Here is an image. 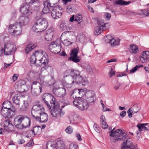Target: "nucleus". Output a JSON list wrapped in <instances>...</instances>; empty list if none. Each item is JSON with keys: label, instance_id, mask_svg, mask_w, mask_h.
Masks as SVG:
<instances>
[{"label": "nucleus", "instance_id": "nucleus-26", "mask_svg": "<svg viewBox=\"0 0 149 149\" xmlns=\"http://www.w3.org/2000/svg\"><path fill=\"white\" fill-rule=\"evenodd\" d=\"M137 126L140 132L143 130H149V124L148 123L140 124L138 125Z\"/></svg>", "mask_w": 149, "mask_h": 149}, {"label": "nucleus", "instance_id": "nucleus-10", "mask_svg": "<svg viewBox=\"0 0 149 149\" xmlns=\"http://www.w3.org/2000/svg\"><path fill=\"white\" fill-rule=\"evenodd\" d=\"M43 86L37 81H33L31 86V93L32 95L37 96L40 94L43 90Z\"/></svg>", "mask_w": 149, "mask_h": 149}, {"label": "nucleus", "instance_id": "nucleus-58", "mask_svg": "<svg viewBox=\"0 0 149 149\" xmlns=\"http://www.w3.org/2000/svg\"><path fill=\"white\" fill-rule=\"evenodd\" d=\"M18 75L16 74H15L13 77V80L14 81H16L17 79Z\"/></svg>", "mask_w": 149, "mask_h": 149}, {"label": "nucleus", "instance_id": "nucleus-46", "mask_svg": "<svg viewBox=\"0 0 149 149\" xmlns=\"http://www.w3.org/2000/svg\"><path fill=\"white\" fill-rule=\"evenodd\" d=\"M62 42L65 46H68L71 44V42L69 41L67 39H64L62 40Z\"/></svg>", "mask_w": 149, "mask_h": 149}, {"label": "nucleus", "instance_id": "nucleus-8", "mask_svg": "<svg viewBox=\"0 0 149 149\" xmlns=\"http://www.w3.org/2000/svg\"><path fill=\"white\" fill-rule=\"evenodd\" d=\"M17 49L16 45L13 42L9 41L4 45V53L6 55H9L14 53Z\"/></svg>", "mask_w": 149, "mask_h": 149}, {"label": "nucleus", "instance_id": "nucleus-29", "mask_svg": "<svg viewBox=\"0 0 149 149\" xmlns=\"http://www.w3.org/2000/svg\"><path fill=\"white\" fill-rule=\"evenodd\" d=\"M37 46V44L36 43L33 44L30 43L27 45L25 49V51L27 54H28Z\"/></svg>", "mask_w": 149, "mask_h": 149}, {"label": "nucleus", "instance_id": "nucleus-36", "mask_svg": "<svg viewBox=\"0 0 149 149\" xmlns=\"http://www.w3.org/2000/svg\"><path fill=\"white\" fill-rule=\"evenodd\" d=\"M96 99V97L93 96V97H90V98H87V100H86L87 102L88 103V104L89 105V103H90L91 105H93L94 103V101Z\"/></svg>", "mask_w": 149, "mask_h": 149}, {"label": "nucleus", "instance_id": "nucleus-57", "mask_svg": "<svg viewBox=\"0 0 149 149\" xmlns=\"http://www.w3.org/2000/svg\"><path fill=\"white\" fill-rule=\"evenodd\" d=\"M105 16L106 18L108 19H109L111 17L110 14L107 13H105Z\"/></svg>", "mask_w": 149, "mask_h": 149}, {"label": "nucleus", "instance_id": "nucleus-59", "mask_svg": "<svg viewBox=\"0 0 149 149\" xmlns=\"http://www.w3.org/2000/svg\"><path fill=\"white\" fill-rule=\"evenodd\" d=\"M76 137L77 138V139L79 141H81L82 140V139L81 138L80 135L78 133H77L76 134Z\"/></svg>", "mask_w": 149, "mask_h": 149}, {"label": "nucleus", "instance_id": "nucleus-35", "mask_svg": "<svg viewBox=\"0 0 149 149\" xmlns=\"http://www.w3.org/2000/svg\"><path fill=\"white\" fill-rule=\"evenodd\" d=\"M50 3L49 2H48V3L47 2H45L44 4V7L43 9L42 12L44 13H48L49 10H51V8H49L48 5H49V3Z\"/></svg>", "mask_w": 149, "mask_h": 149}, {"label": "nucleus", "instance_id": "nucleus-24", "mask_svg": "<svg viewBox=\"0 0 149 149\" xmlns=\"http://www.w3.org/2000/svg\"><path fill=\"white\" fill-rule=\"evenodd\" d=\"M97 23L98 25L95 27V34L96 35H98L100 34L102 31L104 30L102 27V24H101L100 20H98Z\"/></svg>", "mask_w": 149, "mask_h": 149}, {"label": "nucleus", "instance_id": "nucleus-9", "mask_svg": "<svg viewBox=\"0 0 149 149\" xmlns=\"http://www.w3.org/2000/svg\"><path fill=\"white\" fill-rule=\"evenodd\" d=\"M128 136L127 135L125 139L123 140L124 141L121 144V149H138L137 145L134 144L128 138Z\"/></svg>", "mask_w": 149, "mask_h": 149}, {"label": "nucleus", "instance_id": "nucleus-43", "mask_svg": "<svg viewBox=\"0 0 149 149\" xmlns=\"http://www.w3.org/2000/svg\"><path fill=\"white\" fill-rule=\"evenodd\" d=\"M66 24L64 23L61 22L60 25V29L62 31H66L67 30Z\"/></svg>", "mask_w": 149, "mask_h": 149}, {"label": "nucleus", "instance_id": "nucleus-33", "mask_svg": "<svg viewBox=\"0 0 149 149\" xmlns=\"http://www.w3.org/2000/svg\"><path fill=\"white\" fill-rule=\"evenodd\" d=\"M21 96L18 94L15 95L13 98L12 100L13 103L18 105V107L19 105V100Z\"/></svg>", "mask_w": 149, "mask_h": 149}, {"label": "nucleus", "instance_id": "nucleus-41", "mask_svg": "<svg viewBox=\"0 0 149 149\" xmlns=\"http://www.w3.org/2000/svg\"><path fill=\"white\" fill-rule=\"evenodd\" d=\"M86 95L87 98L95 96V92L91 90L87 91L86 93Z\"/></svg>", "mask_w": 149, "mask_h": 149}, {"label": "nucleus", "instance_id": "nucleus-20", "mask_svg": "<svg viewBox=\"0 0 149 149\" xmlns=\"http://www.w3.org/2000/svg\"><path fill=\"white\" fill-rule=\"evenodd\" d=\"M40 117L37 116L34 118L37 120L41 123H45L46 122L48 119V116L47 114L43 111L39 114Z\"/></svg>", "mask_w": 149, "mask_h": 149}, {"label": "nucleus", "instance_id": "nucleus-6", "mask_svg": "<svg viewBox=\"0 0 149 149\" xmlns=\"http://www.w3.org/2000/svg\"><path fill=\"white\" fill-rule=\"evenodd\" d=\"M115 129V128H113L110 132V136L112 137L115 136L112 141L113 142L123 140L127 136L125 131H123L122 129H118L114 131Z\"/></svg>", "mask_w": 149, "mask_h": 149}, {"label": "nucleus", "instance_id": "nucleus-2", "mask_svg": "<svg viewBox=\"0 0 149 149\" xmlns=\"http://www.w3.org/2000/svg\"><path fill=\"white\" fill-rule=\"evenodd\" d=\"M28 18L21 17L19 19V22L10 25L9 27V31L12 36L17 37L19 35L22 31V26L27 24L29 22Z\"/></svg>", "mask_w": 149, "mask_h": 149}, {"label": "nucleus", "instance_id": "nucleus-39", "mask_svg": "<svg viewBox=\"0 0 149 149\" xmlns=\"http://www.w3.org/2000/svg\"><path fill=\"white\" fill-rule=\"evenodd\" d=\"M101 24H102V27L104 31L106 30L109 28L110 25L109 23H104V20H100Z\"/></svg>", "mask_w": 149, "mask_h": 149}, {"label": "nucleus", "instance_id": "nucleus-3", "mask_svg": "<svg viewBox=\"0 0 149 149\" xmlns=\"http://www.w3.org/2000/svg\"><path fill=\"white\" fill-rule=\"evenodd\" d=\"M1 113L5 118H11L15 115L16 109L10 101L7 100L2 104Z\"/></svg>", "mask_w": 149, "mask_h": 149}, {"label": "nucleus", "instance_id": "nucleus-42", "mask_svg": "<svg viewBox=\"0 0 149 149\" xmlns=\"http://www.w3.org/2000/svg\"><path fill=\"white\" fill-rule=\"evenodd\" d=\"M21 84L24 85L26 84L25 81L23 80H20L17 82L15 84V87L17 86L18 88H20L21 86Z\"/></svg>", "mask_w": 149, "mask_h": 149}, {"label": "nucleus", "instance_id": "nucleus-5", "mask_svg": "<svg viewBox=\"0 0 149 149\" xmlns=\"http://www.w3.org/2000/svg\"><path fill=\"white\" fill-rule=\"evenodd\" d=\"M48 26V22L45 18H40L37 19L33 26L32 29L36 33L45 30Z\"/></svg>", "mask_w": 149, "mask_h": 149}, {"label": "nucleus", "instance_id": "nucleus-28", "mask_svg": "<svg viewBox=\"0 0 149 149\" xmlns=\"http://www.w3.org/2000/svg\"><path fill=\"white\" fill-rule=\"evenodd\" d=\"M74 81L71 77L69 76L66 79L65 87L68 88L72 87L74 83Z\"/></svg>", "mask_w": 149, "mask_h": 149}, {"label": "nucleus", "instance_id": "nucleus-16", "mask_svg": "<svg viewBox=\"0 0 149 149\" xmlns=\"http://www.w3.org/2000/svg\"><path fill=\"white\" fill-rule=\"evenodd\" d=\"M107 39H106L107 42L110 44L112 47H115L120 45L119 40H116L111 35H107L106 36Z\"/></svg>", "mask_w": 149, "mask_h": 149}, {"label": "nucleus", "instance_id": "nucleus-23", "mask_svg": "<svg viewBox=\"0 0 149 149\" xmlns=\"http://www.w3.org/2000/svg\"><path fill=\"white\" fill-rule=\"evenodd\" d=\"M149 59V52L145 51L143 52L140 58L141 62L145 63L147 62Z\"/></svg>", "mask_w": 149, "mask_h": 149}, {"label": "nucleus", "instance_id": "nucleus-4", "mask_svg": "<svg viewBox=\"0 0 149 149\" xmlns=\"http://www.w3.org/2000/svg\"><path fill=\"white\" fill-rule=\"evenodd\" d=\"M14 124L17 128L22 129L29 127L30 126L31 121L26 116L19 114L14 118Z\"/></svg>", "mask_w": 149, "mask_h": 149}, {"label": "nucleus", "instance_id": "nucleus-45", "mask_svg": "<svg viewBox=\"0 0 149 149\" xmlns=\"http://www.w3.org/2000/svg\"><path fill=\"white\" fill-rule=\"evenodd\" d=\"M142 66H143L142 65H136L132 69L130 70V73H134L138 69V68L142 67Z\"/></svg>", "mask_w": 149, "mask_h": 149}, {"label": "nucleus", "instance_id": "nucleus-49", "mask_svg": "<svg viewBox=\"0 0 149 149\" xmlns=\"http://www.w3.org/2000/svg\"><path fill=\"white\" fill-rule=\"evenodd\" d=\"M73 9L72 7L70 6L67 7L66 9L67 12L68 13H71L73 11Z\"/></svg>", "mask_w": 149, "mask_h": 149}, {"label": "nucleus", "instance_id": "nucleus-60", "mask_svg": "<svg viewBox=\"0 0 149 149\" xmlns=\"http://www.w3.org/2000/svg\"><path fill=\"white\" fill-rule=\"evenodd\" d=\"M115 74V72L112 69L111 70L109 74V76L110 77H111L113 75Z\"/></svg>", "mask_w": 149, "mask_h": 149}, {"label": "nucleus", "instance_id": "nucleus-25", "mask_svg": "<svg viewBox=\"0 0 149 149\" xmlns=\"http://www.w3.org/2000/svg\"><path fill=\"white\" fill-rule=\"evenodd\" d=\"M48 61L49 60L45 56H42V57L41 58L40 60L38 61V63H37V65L41 66L43 65L45 66V69H46L45 68L46 67V65L47 64Z\"/></svg>", "mask_w": 149, "mask_h": 149}, {"label": "nucleus", "instance_id": "nucleus-53", "mask_svg": "<svg viewBox=\"0 0 149 149\" xmlns=\"http://www.w3.org/2000/svg\"><path fill=\"white\" fill-rule=\"evenodd\" d=\"M39 77L41 83H43L44 81L45 77L44 76L42 75L41 74H40Z\"/></svg>", "mask_w": 149, "mask_h": 149}, {"label": "nucleus", "instance_id": "nucleus-62", "mask_svg": "<svg viewBox=\"0 0 149 149\" xmlns=\"http://www.w3.org/2000/svg\"><path fill=\"white\" fill-rule=\"evenodd\" d=\"M32 141L31 140L26 144V146L28 147H29L32 145Z\"/></svg>", "mask_w": 149, "mask_h": 149}, {"label": "nucleus", "instance_id": "nucleus-55", "mask_svg": "<svg viewBox=\"0 0 149 149\" xmlns=\"http://www.w3.org/2000/svg\"><path fill=\"white\" fill-rule=\"evenodd\" d=\"M126 114V111H123L120 113V116L122 118L124 117Z\"/></svg>", "mask_w": 149, "mask_h": 149}, {"label": "nucleus", "instance_id": "nucleus-13", "mask_svg": "<svg viewBox=\"0 0 149 149\" xmlns=\"http://www.w3.org/2000/svg\"><path fill=\"white\" fill-rule=\"evenodd\" d=\"M44 111V109L42 106L40 104L34 105L31 110V113L32 117L35 118L36 117L35 115L39 114L42 112Z\"/></svg>", "mask_w": 149, "mask_h": 149}, {"label": "nucleus", "instance_id": "nucleus-18", "mask_svg": "<svg viewBox=\"0 0 149 149\" xmlns=\"http://www.w3.org/2000/svg\"><path fill=\"white\" fill-rule=\"evenodd\" d=\"M78 51L77 49H74L72 50L70 56L68 58V59L72 60L75 63L79 62L80 61L79 57L77 56Z\"/></svg>", "mask_w": 149, "mask_h": 149}, {"label": "nucleus", "instance_id": "nucleus-40", "mask_svg": "<svg viewBox=\"0 0 149 149\" xmlns=\"http://www.w3.org/2000/svg\"><path fill=\"white\" fill-rule=\"evenodd\" d=\"M35 54L36 56V62L38 63V61H40L41 57H42V55L40 53H39V52L38 51H37L35 52Z\"/></svg>", "mask_w": 149, "mask_h": 149}, {"label": "nucleus", "instance_id": "nucleus-17", "mask_svg": "<svg viewBox=\"0 0 149 149\" xmlns=\"http://www.w3.org/2000/svg\"><path fill=\"white\" fill-rule=\"evenodd\" d=\"M51 4L50 3H49V6L51 8V13L52 17L54 19L60 18L62 15L61 12L56 10V8L52 7Z\"/></svg>", "mask_w": 149, "mask_h": 149}, {"label": "nucleus", "instance_id": "nucleus-30", "mask_svg": "<svg viewBox=\"0 0 149 149\" xmlns=\"http://www.w3.org/2000/svg\"><path fill=\"white\" fill-rule=\"evenodd\" d=\"M42 132V129L40 126H36L34 127L31 132L35 135H40Z\"/></svg>", "mask_w": 149, "mask_h": 149}, {"label": "nucleus", "instance_id": "nucleus-54", "mask_svg": "<svg viewBox=\"0 0 149 149\" xmlns=\"http://www.w3.org/2000/svg\"><path fill=\"white\" fill-rule=\"evenodd\" d=\"M141 11L142 12L143 14L146 16H147L148 15H149V12H148L147 10H142Z\"/></svg>", "mask_w": 149, "mask_h": 149}, {"label": "nucleus", "instance_id": "nucleus-52", "mask_svg": "<svg viewBox=\"0 0 149 149\" xmlns=\"http://www.w3.org/2000/svg\"><path fill=\"white\" fill-rule=\"evenodd\" d=\"M25 3L24 4H26L30 6V4L33 3L34 1L33 0H25Z\"/></svg>", "mask_w": 149, "mask_h": 149}, {"label": "nucleus", "instance_id": "nucleus-51", "mask_svg": "<svg viewBox=\"0 0 149 149\" xmlns=\"http://www.w3.org/2000/svg\"><path fill=\"white\" fill-rule=\"evenodd\" d=\"M128 116L130 118H131L132 116V113L133 114V112L132 111L131 108H130L127 111Z\"/></svg>", "mask_w": 149, "mask_h": 149}, {"label": "nucleus", "instance_id": "nucleus-11", "mask_svg": "<svg viewBox=\"0 0 149 149\" xmlns=\"http://www.w3.org/2000/svg\"><path fill=\"white\" fill-rule=\"evenodd\" d=\"M42 98L48 107H49L51 105L54 106L57 102L55 98L52 95L48 93H45L42 96Z\"/></svg>", "mask_w": 149, "mask_h": 149}, {"label": "nucleus", "instance_id": "nucleus-34", "mask_svg": "<svg viewBox=\"0 0 149 149\" xmlns=\"http://www.w3.org/2000/svg\"><path fill=\"white\" fill-rule=\"evenodd\" d=\"M131 3L130 1L127 2L122 0H116L114 2V3L119 5H127Z\"/></svg>", "mask_w": 149, "mask_h": 149}, {"label": "nucleus", "instance_id": "nucleus-22", "mask_svg": "<svg viewBox=\"0 0 149 149\" xmlns=\"http://www.w3.org/2000/svg\"><path fill=\"white\" fill-rule=\"evenodd\" d=\"M56 95L59 97L65 96L66 94V91L64 88H58L55 91Z\"/></svg>", "mask_w": 149, "mask_h": 149}, {"label": "nucleus", "instance_id": "nucleus-37", "mask_svg": "<svg viewBox=\"0 0 149 149\" xmlns=\"http://www.w3.org/2000/svg\"><path fill=\"white\" fill-rule=\"evenodd\" d=\"M36 59L35 53L33 54L30 58V62L31 63L36 64V65H37V63H36Z\"/></svg>", "mask_w": 149, "mask_h": 149}, {"label": "nucleus", "instance_id": "nucleus-56", "mask_svg": "<svg viewBox=\"0 0 149 149\" xmlns=\"http://www.w3.org/2000/svg\"><path fill=\"white\" fill-rule=\"evenodd\" d=\"M52 7L56 8H57L56 9V10H57V11H58V10H63V8H62V7L61 6H60L58 5H56L55 6H54V7L52 6Z\"/></svg>", "mask_w": 149, "mask_h": 149}, {"label": "nucleus", "instance_id": "nucleus-48", "mask_svg": "<svg viewBox=\"0 0 149 149\" xmlns=\"http://www.w3.org/2000/svg\"><path fill=\"white\" fill-rule=\"evenodd\" d=\"M101 126L102 128L104 129H107L108 125L105 121L101 122Z\"/></svg>", "mask_w": 149, "mask_h": 149}, {"label": "nucleus", "instance_id": "nucleus-27", "mask_svg": "<svg viewBox=\"0 0 149 149\" xmlns=\"http://www.w3.org/2000/svg\"><path fill=\"white\" fill-rule=\"evenodd\" d=\"M54 33V32L52 30H48L47 31L46 34L45 36L46 40L48 41L51 40L53 38Z\"/></svg>", "mask_w": 149, "mask_h": 149}, {"label": "nucleus", "instance_id": "nucleus-14", "mask_svg": "<svg viewBox=\"0 0 149 149\" xmlns=\"http://www.w3.org/2000/svg\"><path fill=\"white\" fill-rule=\"evenodd\" d=\"M49 109H51V114L53 117H57L60 111H61V109L59 107V105H58L57 102H56V104L53 105H51L49 107H48Z\"/></svg>", "mask_w": 149, "mask_h": 149}, {"label": "nucleus", "instance_id": "nucleus-47", "mask_svg": "<svg viewBox=\"0 0 149 149\" xmlns=\"http://www.w3.org/2000/svg\"><path fill=\"white\" fill-rule=\"evenodd\" d=\"M65 132L68 134H71L73 131L72 128L70 126L67 127L65 130Z\"/></svg>", "mask_w": 149, "mask_h": 149}, {"label": "nucleus", "instance_id": "nucleus-31", "mask_svg": "<svg viewBox=\"0 0 149 149\" xmlns=\"http://www.w3.org/2000/svg\"><path fill=\"white\" fill-rule=\"evenodd\" d=\"M83 67L90 74H92L95 72V69L92 68L89 65L87 64H85V65L83 66Z\"/></svg>", "mask_w": 149, "mask_h": 149}, {"label": "nucleus", "instance_id": "nucleus-1", "mask_svg": "<svg viewBox=\"0 0 149 149\" xmlns=\"http://www.w3.org/2000/svg\"><path fill=\"white\" fill-rule=\"evenodd\" d=\"M83 90L75 89L72 91V97L74 99L77 98L73 101L74 106L81 111L87 109L89 107V105L87 102L86 100L80 97L79 95L82 96Z\"/></svg>", "mask_w": 149, "mask_h": 149}, {"label": "nucleus", "instance_id": "nucleus-19", "mask_svg": "<svg viewBox=\"0 0 149 149\" xmlns=\"http://www.w3.org/2000/svg\"><path fill=\"white\" fill-rule=\"evenodd\" d=\"M3 127L5 131L8 132H11L13 130L14 126L11 122L10 120H7L4 121Z\"/></svg>", "mask_w": 149, "mask_h": 149}, {"label": "nucleus", "instance_id": "nucleus-15", "mask_svg": "<svg viewBox=\"0 0 149 149\" xmlns=\"http://www.w3.org/2000/svg\"><path fill=\"white\" fill-rule=\"evenodd\" d=\"M22 14L26 16L30 15L32 13L30 6L26 4H23L20 8Z\"/></svg>", "mask_w": 149, "mask_h": 149}, {"label": "nucleus", "instance_id": "nucleus-50", "mask_svg": "<svg viewBox=\"0 0 149 149\" xmlns=\"http://www.w3.org/2000/svg\"><path fill=\"white\" fill-rule=\"evenodd\" d=\"M78 147L76 144H71L69 146V149H78Z\"/></svg>", "mask_w": 149, "mask_h": 149}, {"label": "nucleus", "instance_id": "nucleus-64", "mask_svg": "<svg viewBox=\"0 0 149 149\" xmlns=\"http://www.w3.org/2000/svg\"><path fill=\"white\" fill-rule=\"evenodd\" d=\"M5 131L3 128L0 129V134H4Z\"/></svg>", "mask_w": 149, "mask_h": 149}, {"label": "nucleus", "instance_id": "nucleus-7", "mask_svg": "<svg viewBox=\"0 0 149 149\" xmlns=\"http://www.w3.org/2000/svg\"><path fill=\"white\" fill-rule=\"evenodd\" d=\"M70 75L74 83L77 84H81L83 85H85L86 83V80L83 79L82 77L80 75V72L76 70H71L70 71Z\"/></svg>", "mask_w": 149, "mask_h": 149}, {"label": "nucleus", "instance_id": "nucleus-32", "mask_svg": "<svg viewBox=\"0 0 149 149\" xmlns=\"http://www.w3.org/2000/svg\"><path fill=\"white\" fill-rule=\"evenodd\" d=\"M138 47L135 44H132L130 45V48L129 51L132 53L136 54L138 52Z\"/></svg>", "mask_w": 149, "mask_h": 149}, {"label": "nucleus", "instance_id": "nucleus-44", "mask_svg": "<svg viewBox=\"0 0 149 149\" xmlns=\"http://www.w3.org/2000/svg\"><path fill=\"white\" fill-rule=\"evenodd\" d=\"M75 21L81 22L82 21V16L80 14H77L74 19Z\"/></svg>", "mask_w": 149, "mask_h": 149}, {"label": "nucleus", "instance_id": "nucleus-21", "mask_svg": "<svg viewBox=\"0 0 149 149\" xmlns=\"http://www.w3.org/2000/svg\"><path fill=\"white\" fill-rule=\"evenodd\" d=\"M47 149H65V146L62 141H58L56 145L51 146L49 148L47 146Z\"/></svg>", "mask_w": 149, "mask_h": 149}, {"label": "nucleus", "instance_id": "nucleus-38", "mask_svg": "<svg viewBox=\"0 0 149 149\" xmlns=\"http://www.w3.org/2000/svg\"><path fill=\"white\" fill-rule=\"evenodd\" d=\"M131 108L132 111L133 112V114L134 113H137L140 109V107L137 105H134Z\"/></svg>", "mask_w": 149, "mask_h": 149}, {"label": "nucleus", "instance_id": "nucleus-61", "mask_svg": "<svg viewBox=\"0 0 149 149\" xmlns=\"http://www.w3.org/2000/svg\"><path fill=\"white\" fill-rule=\"evenodd\" d=\"M106 119L105 116L103 115L102 116L100 117L101 122L106 121Z\"/></svg>", "mask_w": 149, "mask_h": 149}, {"label": "nucleus", "instance_id": "nucleus-12", "mask_svg": "<svg viewBox=\"0 0 149 149\" xmlns=\"http://www.w3.org/2000/svg\"><path fill=\"white\" fill-rule=\"evenodd\" d=\"M61 44L60 40L58 39L51 43L49 47L50 50L51 52L55 54L59 53L61 50Z\"/></svg>", "mask_w": 149, "mask_h": 149}, {"label": "nucleus", "instance_id": "nucleus-63", "mask_svg": "<svg viewBox=\"0 0 149 149\" xmlns=\"http://www.w3.org/2000/svg\"><path fill=\"white\" fill-rule=\"evenodd\" d=\"M64 114V112L63 111H62L61 109V111H60L59 115L60 117H61L63 116Z\"/></svg>", "mask_w": 149, "mask_h": 149}]
</instances>
